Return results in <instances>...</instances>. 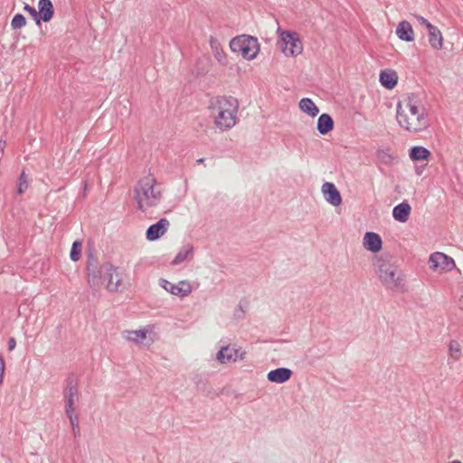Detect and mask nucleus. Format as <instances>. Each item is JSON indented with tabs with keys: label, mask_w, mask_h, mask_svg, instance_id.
Listing matches in <instances>:
<instances>
[{
	"label": "nucleus",
	"mask_w": 463,
	"mask_h": 463,
	"mask_svg": "<svg viewBox=\"0 0 463 463\" xmlns=\"http://www.w3.org/2000/svg\"><path fill=\"white\" fill-rule=\"evenodd\" d=\"M396 118L399 125L410 132L424 130L430 125L425 108L413 96L398 103Z\"/></svg>",
	"instance_id": "obj_1"
},
{
	"label": "nucleus",
	"mask_w": 463,
	"mask_h": 463,
	"mask_svg": "<svg viewBox=\"0 0 463 463\" xmlns=\"http://www.w3.org/2000/svg\"><path fill=\"white\" fill-rule=\"evenodd\" d=\"M87 275L89 286L96 290L102 283V279L108 280L106 288L110 292H117L122 285V278L118 273V268L109 262L99 265L93 255H89L87 260Z\"/></svg>",
	"instance_id": "obj_2"
},
{
	"label": "nucleus",
	"mask_w": 463,
	"mask_h": 463,
	"mask_svg": "<svg viewBox=\"0 0 463 463\" xmlns=\"http://www.w3.org/2000/svg\"><path fill=\"white\" fill-rule=\"evenodd\" d=\"M133 197L137 203V207L142 213H146L149 209L156 207L162 198L163 191L156 179L147 175L139 179L133 188Z\"/></svg>",
	"instance_id": "obj_3"
},
{
	"label": "nucleus",
	"mask_w": 463,
	"mask_h": 463,
	"mask_svg": "<svg viewBox=\"0 0 463 463\" xmlns=\"http://www.w3.org/2000/svg\"><path fill=\"white\" fill-rule=\"evenodd\" d=\"M211 116L221 131L232 128L237 123L239 101L233 97H219L211 103Z\"/></svg>",
	"instance_id": "obj_4"
},
{
	"label": "nucleus",
	"mask_w": 463,
	"mask_h": 463,
	"mask_svg": "<svg viewBox=\"0 0 463 463\" xmlns=\"http://www.w3.org/2000/svg\"><path fill=\"white\" fill-rule=\"evenodd\" d=\"M375 266L378 278L387 289L393 292L405 290L404 275L398 266L382 259L376 261Z\"/></svg>",
	"instance_id": "obj_5"
},
{
	"label": "nucleus",
	"mask_w": 463,
	"mask_h": 463,
	"mask_svg": "<svg viewBox=\"0 0 463 463\" xmlns=\"http://www.w3.org/2000/svg\"><path fill=\"white\" fill-rule=\"evenodd\" d=\"M63 397L66 415L70 420L74 434H76L77 432H80L79 417L75 412V403L79 399V389L77 379L73 375L69 376L66 380Z\"/></svg>",
	"instance_id": "obj_6"
},
{
	"label": "nucleus",
	"mask_w": 463,
	"mask_h": 463,
	"mask_svg": "<svg viewBox=\"0 0 463 463\" xmlns=\"http://www.w3.org/2000/svg\"><path fill=\"white\" fill-rule=\"evenodd\" d=\"M230 48L233 52H241L242 57L249 61L256 58L260 51L257 38L246 34L232 39Z\"/></svg>",
	"instance_id": "obj_7"
},
{
	"label": "nucleus",
	"mask_w": 463,
	"mask_h": 463,
	"mask_svg": "<svg viewBox=\"0 0 463 463\" xmlns=\"http://www.w3.org/2000/svg\"><path fill=\"white\" fill-rule=\"evenodd\" d=\"M281 51L286 56H297L303 51V45L296 33L284 31L280 34Z\"/></svg>",
	"instance_id": "obj_8"
},
{
	"label": "nucleus",
	"mask_w": 463,
	"mask_h": 463,
	"mask_svg": "<svg viewBox=\"0 0 463 463\" xmlns=\"http://www.w3.org/2000/svg\"><path fill=\"white\" fill-rule=\"evenodd\" d=\"M429 264L434 271H450L456 266L454 260L442 252L432 253Z\"/></svg>",
	"instance_id": "obj_9"
},
{
	"label": "nucleus",
	"mask_w": 463,
	"mask_h": 463,
	"mask_svg": "<svg viewBox=\"0 0 463 463\" xmlns=\"http://www.w3.org/2000/svg\"><path fill=\"white\" fill-rule=\"evenodd\" d=\"M159 285L167 292L175 296L186 297L188 296L193 288L188 280H181L177 284H173L170 281L160 279Z\"/></svg>",
	"instance_id": "obj_10"
},
{
	"label": "nucleus",
	"mask_w": 463,
	"mask_h": 463,
	"mask_svg": "<svg viewBox=\"0 0 463 463\" xmlns=\"http://www.w3.org/2000/svg\"><path fill=\"white\" fill-rule=\"evenodd\" d=\"M170 226L167 219L162 218L156 223L150 225L146 232V240L154 241L166 233Z\"/></svg>",
	"instance_id": "obj_11"
},
{
	"label": "nucleus",
	"mask_w": 463,
	"mask_h": 463,
	"mask_svg": "<svg viewBox=\"0 0 463 463\" xmlns=\"http://www.w3.org/2000/svg\"><path fill=\"white\" fill-rule=\"evenodd\" d=\"M321 191H322L325 200L327 203H329L333 206H339L341 204V203H342L341 194L334 184L326 182L322 185Z\"/></svg>",
	"instance_id": "obj_12"
},
{
	"label": "nucleus",
	"mask_w": 463,
	"mask_h": 463,
	"mask_svg": "<svg viewBox=\"0 0 463 463\" xmlns=\"http://www.w3.org/2000/svg\"><path fill=\"white\" fill-rule=\"evenodd\" d=\"M194 257V247L191 243H185L183 245L174 260L171 261V265L177 266L185 261H191Z\"/></svg>",
	"instance_id": "obj_13"
},
{
	"label": "nucleus",
	"mask_w": 463,
	"mask_h": 463,
	"mask_svg": "<svg viewBox=\"0 0 463 463\" xmlns=\"http://www.w3.org/2000/svg\"><path fill=\"white\" fill-rule=\"evenodd\" d=\"M363 245L367 250L376 253L382 249V238L375 232H367L364 236Z\"/></svg>",
	"instance_id": "obj_14"
},
{
	"label": "nucleus",
	"mask_w": 463,
	"mask_h": 463,
	"mask_svg": "<svg viewBox=\"0 0 463 463\" xmlns=\"http://www.w3.org/2000/svg\"><path fill=\"white\" fill-rule=\"evenodd\" d=\"M239 352V348L232 347L231 345L222 346L216 354V360L221 364H225L229 362H236L235 354Z\"/></svg>",
	"instance_id": "obj_15"
},
{
	"label": "nucleus",
	"mask_w": 463,
	"mask_h": 463,
	"mask_svg": "<svg viewBox=\"0 0 463 463\" xmlns=\"http://www.w3.org/2000/svg\"><path fill=\"white\" fill-rule=\"evenodd\" d=\"M292 371L288 368L280 367L268 373L267 378L270 383H284L290 379Z\"/></svg>",
	"instance_id": "obj_16"
},
{
	"label": "nucleus",
	"mask_w": 463,
	"mask_h": 463,
	"mask_svg": "<svg viewBox=\"0 0 463 463\" xmlns=\"http://www.w3.org/2000/svg\"><path fill=\"white\" fill-rule=\"evenodd\" d=\"M209 43L214 58L221 65L226 66L228 64L227 55L224 52L221 43L213 36H211Z\"/></svg>",
	"instance_id": "obj_17"
},
{
	"label": "nucleus",
	"mask_w": 463,
	"mask_h": 463,
	"mask_svg": "<svg viewBox=\"0 0 463 463\" xmlns=\"http://www.w3.org/2000/svg\"><path fill=\"white\" fill-rule=\"evenodd\" d=\"M396 35L399 39L405 42H411L414 40V32L412 26L408 21H402L396 28Z\"/></svg>",
	"instance_id": "obj_18"
},
{
	"label": "nucleus",
	"mask_w": 463,
	"mask_h": 463,
	"mask_svg": "<svg viewBox=\"0 0 463 463\" xmlns=\"http://www.w3.org/2000/svg\"><path fill=\"white\" fill-rule=\"evenodd\" d=\"M38 8L40 22H49L52 18L54 10L51 0H39Z\"/></svg>",
	"instance_id": "obj_19"
},
{
	"label": "nucleus",
	"mask_w": 463,
	"mask_h": 463,
	"mask_svg": "<svg viewBox=\"0 0 463 463\" xmlns=\"http://www.w3.org/2000/svg\"><path fill=\"white\" fill-rule=\"evenodd\" d=\"M411 211V205L407 202H402L392 209V216L394 220L400 222H405L408 221Z\"/></svg>",
	"instance_id": "obj_20"
},
{
	"label": "nucleus",
	"mask_w": 463,
	"mask_h": 463,
	"mask_svg": "<svg viewBox=\"0 0 463 463\" xmlns=\"http://www.w3.org/2000/svg\"><path fill=\"white\" fill-rule=\"evenodd\" d=\"M379 80L384 88L392 90L397 85L398 75L396 71L392 70L382 71Z\"/></svg>",
	"instance_id": "obj_21"
},
{
	"label": "nucleus",
	"mask_w": 463,
	"mask_h": 463,
	"mask_svg": "<svg viewBox=\"0 0 463 463\" xmlns=\"http://www.w3.org/2000/svg\"><path fill=\"white\" fill-rule=\"evenodd\" d=\"M429 43L434 49L442 48L443 37L438 27L433 24H428Z\"/></svg>",
	"instance_id": "obj_22"
},
{
	"label": "nucleus",
	"mask_w": 463,
	"mask_h": 463,
	"mask_svg": "<svg viewBox=\"0 0 463 463\" xmlns=\"http://www.w3.org/2000/svg\"><path fill=\"white\" fill-rule=\"evenodd\" d=\"M334 128V120L329 114H321L317 119V128L321 135H326Z\"/></svg>",
	"instance_id": "obj_23"
},
{
	"label": "nucleus",
	"mask_w": 463,
	"mask_h": 463,
	"mask_svg": "<svg viewBox=\"0 0 463 463\" xmlns=\"http://www.w3.org/2000/svg\"><path fill=\"white\" fill-rule=\"evenodd\" d=\"M298 105L302 112L312 118H315L319 113L318 107L309 98L301 99Z\"/></svg>",
	"instance_id": "obj_24"
},
{
	"label": "nucleus",
	"mask_w": 463,
	"mask_h": 463,
	"mask_svg": "<svg viewBox=\"0 0 463 463\" xmlns=\"http://www.w3.org/2000/svg\"><path fill=\"white\" fill-rule=\"evenodd\" d=\"M430 156V152L423 146H413L410 151V157L415 161L425 160Z\"/></svg>",
	"instance_id": "obj_25"
},
{
	"label": "nucleus",
	"mask_w": 463,
	"mask_h": 463,
	"mask_svg": "<svg viewBox=\"0 0 463 463\" xmlns=\"http://www.w3.org/2000/svg\"><path fill=\"white\" fill-rule=\"evenodd\" d=\"M126 338L128 341L135 343H141L143 340L146 338V330H134V331H127Z\"/></svg>",
	"instance_id": "obj_26"
},
{
	"label": "nucleus",
	"mask_w": 463,
	"mask_h": 463,
	"mask_svg": "<svg viewBox=\"0 0 463 463\" xmlns=\"http://www.w3.org/2000/svg\"><path fill=\"white\" fill-rule=\"evenodd\" d=\"M376 156L381 163L385 165H390L393 159L388 148H379L376 151Z\"/></svg>",
	"instance_id": "obj_27"
},
{
	"label": "nucleus",
	"mask_w": 463,
	"mask_h": 463,
	"mask_svg": "<svg viewBox=\"0 0 463 463\" xmlns=\"http://www.w3.org/2000/svg\"><path fill=\"white\" fill-rule=\"evenodd\" d=\"M449 354L454 360H458L461 356L460 345L456 340H451L449 345Z\"/></svg>",
	"instance_id": "obj_28"
},
{
	"label": "nucleus",
	"mask_w": 463,
	"mask_h": 463,
	"mask_svg": "<svg viewBox=\"0 0 463 463\" xmlns=\"http://www.w3.org/2000/svg\"><path fill=\"white\" fill-rule=\"evenodd\" d=\"M81 251V242L79 241H75L72 243L70 258L72 261H78L80 258Z\"/></svg>",
	"instance_id": "obj_29"
},
{
	"label": "nucleus",
	"mask_w": 463,
	"mask_h": 463,
	"mask_svg": "<svg viewBox=\"0 0 463 463\" xmlns=\"http://www.w3.org/2000/svg\"><path fill=\"white\" fill-rule=\"evenodd\" d=\"M26 24L25 17L21 14H16L11 22V26L13 29H20L24 27Z\"/></svg>",
	"instance_id": "obj_30"
},
{
	"label": "nucleus",
	"mask_w": 463,
	"mask_h": 463,
	"mask_svg": "<svg viewBox=\"0 0 463 463\" xmlns=\"http://www.w3.org/2000/svg\"><path fill=\"white\" fill-rule=\"evenodd\" d=\"M28 187L27 176L24 172H23L19 177V184H18V193L23 194Z\"/></svg>",
	"instance_id": "obj_31"
},
{
	"label": "nucleus",
	"mask_w": 463,
	"mask_h": 463,
	"mask_svg": "<svg viewBox=\"0 0 463 463\" xmlns=\"http://www.w3.org/2000/svg\"><path fill=\"white\" fill-rule=\"evenodd\" d=\"M24 10L26 11L35 20L37 24H40V18L36 9L27 4L24 5Z\"/></svg>",
	"instance_id": "obj_32"
},
{
	"label": "nucleus",
	"mask_w": 463,
	"mask_h": 463,
	"mask_svg": "<svg viewBox=\"0 0 463 463\" xmlns=\"http://www.w3.org/2000/svg\"><path fill=\"white\" fill-rule=\"evenodd\" d=\"M5 370V363L3 357H0V384L4 382V373Z\"/></svg>",
	"instance_id": "obj_33"
},
{
	"label": "nucleus",
	"mask_w": 463,
	"mask_h": 463,
	"mask_svg": "<svg viewBox=\"0 0 463 463\" xmlns=\"http://www.w3.org/2000/svg\"><path fill=\"white\" fill-rule=\"evenodd\" d=\"M415 17L421 25H425L427 28H428V24H431L427 19H425L424 17H422L420 15H416Z\"/></svg>",
	"instance_id": "obj_34"
},
{
	"label": "nucleus",
	"mask_w": 463,
	"mask_h": 463,
	"mask_svg": "<svg viewBox=\"0 0 463 463\" xmlns=\"http://www.w3.org/2000/svg\"><path fill=\"white\" fill-rule=\"evenodd\" d=\"M239 349H240V352H239V353H237V354H235V355H236V362H237L238 360L242 361V360H244V359H245V357H246V352H245V351H243V350H241V348H239Z\"/></svg>",
	"instance_id": "obj_35"
},
{
	"label": "nucleus",
	"mask_w": 463,
	"mask_h": 463,
	"mask_svg": "<svg viewBox=\"0 0 463 463\" xmlns=\"http://www.w3.org/2000/svg\"><path fill=\"white\" fill-rule=\"evenodd\" d=\"M16 346V341L14 337H11L9 340H8V350L9 351H13Z\"/></svg>",
	"instance_id": "obj_36"
},
{
	"label": "nucleus",
	"mask_w": 463,
	"mask_h": 463,
	"mask_svg": "<svg viewBox=\"0 0 463 463\" xmlns=\"http://www.w3.org/2000/svg\"><path fill=\"white\" fill-rule=\"evenodd\" d=\"M203 160H204L203 158H200V159H198V160H197V162H198V163H203Z\"/></svg>",
	"instance_id": "obj_37"
},
{
	"label": "nucleus",
	"mask_w": 463,
	"mask_h": 463,
	"mask_svg": "<svg viewBox=\"0 0 463 463\" xmlns=\"http://www.w3.org/2000/svg\"><path fill=\"white\" fill-rule=\"evenodd\" d=\"M451 463H461V461H459V460H454V461H452Z\"/></svg>",
	"instance_id": "obj_38"
}]
</instances>
